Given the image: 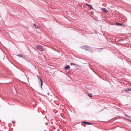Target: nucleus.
I'll use <instances>...</instances> for the list:
<instances>
[{"label":"nucleus","mask_w":131,"mask_h":131,"mask_svg":"<svg viewBox=\"0 0 131 131\" xmlns=\"http://www.w3.org/2000/svg\"><path fill=\"white\" fill-rule=\"evenodd\" d=\"M81 48L82 49H83L86 50H88L90 48V47L88 46H83L81 47Z\"/></svg>","instance_id":"f257e3e1"},{"label":"nucleus","mask_w":131,"mask_h":131,"mask_svg":"<svg viewBox=\"0 0 131 131\" xmlns=\"http://www.w3.org/2000/svg\"><path fill=\"white\" fill-rule=\"evenodd\" d=\"M37 48L40 51H43V49L42 46H39V45H37L36 46Z\"/></svg>","instance_id":"f03ea898"},{"label":"nucleus","mask_w":131,"mask_h":131,"mask_svg":"<svg viewBox=\"0 0 131 131\" xmlns=\"http://www.w3.org/2000/svg\"><path fill=\"white\" fill-rule=\"evenodd\" d=\"M37 76L39 79V81L40 80V82H41V88H42V81L41 79V78L39 77V76L38 75H37Z\"/></svg>","instance_id":"7ed1b4c3"},{"label":"nucleus","mask_w":131,"mask_h":131,"mask_svg":"<svg viewBox=\"0 0 131 131\" xmlns=\"http://www.w3.org/2000/svg\"><path fill=\"white\" fill-rule=\"evenodd\" d=\"M101 9L105 13H108V11L105 8H103Z\"/></svg>","instance_id":"20e7f679"},{"label":"nucleus","mask_w":131,"mask_h":131,"mask_svg":"<svg viewBox=\"0 0 131 131\" xmlns=\"http://www.w3.org/2000/svg\"><path fill=\"white\" fill-rule=\"evenodd\" d=\"M86 5L88 6L91 9H93V8L92 6L90 4H86Z\"/></svg>","instance_id":"39448f33"},{"label":"nucleus","mask_w":131,"mask_h":131,"mask_svg":"<svg viewBox=\"0 0 131 131\" xmlns=\"http://www.w3.org/2000/svg\"><path fill=\"white\" fill-rule=\"evenodd\" d=\"M65 69L66 70H69L70 69V68L69 66L67 65L66 67H65Z\"/></svg>","instance_id":"423d86ee"},{"label":"nucleus","mask_w":131,"mask_h":131,"mask_svg":"<svg viewBox=\"0 0 131 131\" xmlns=\"http://www.w3.org/2000/svg\"><path fill=\"white\" fill-rule=\"evenodd\" d=\"M82 122L83 123H85L87 125H91L92 124V123H91L86 122L85 121L83 122Z\"/></svg>","instance_id":"0eeeda50"},{"label":"nucleus","mask_w":131,"mask_h":131,"mask_svg":"<svg viewBox=\"0 0 131 131\" xmlns=\"http://www.w3.org/2000/svg\"><path fill=\"white\" fill-rule=\"evenodd\" d=\"M88 96L90 97H91L92 96V95L90 93H89L88 94Z\"/></svg>","instance_id":"6e6552de"},{"label":"nucleus","mask_w":131,"mask_h":131,"mask_svg":"<svg viewBox=\"0 0 131 131\" xmlns=\"http://www.w3.org/2000/svg\"><path fill=\"white\" fill-rule=\"evenodd\" d=\"M116 25H119V26H121L122 25V24L117 23H116Z\"/></svg>","instance_id":"1a4fd4ad"},{"label":"nucleus","mask_w":131,"mask_h":131,"mask_svg":"<svg viewBox=\"0 0 131 131\" xmlns=\"http://www.w3.org/2000/svg\"><path fill=\"white\" fill-rule=\"evenodd\" d=\"M131 91V88L127 89L125 91Z\"/></svg>","instance_id":"9d476101"},{"label":"nucleus","mask_w":131,"mask_h":131,"mask_svg":"<svg viewBox=\"0 0 131 131\" xmlns=\"http://www.w3.org/2000/svg\"><path fill=\"white\" fill-rule=\"evenodd\" d=\"M17 56L20 57H22L23 58V56L21 54H18L17 55Z\"/></svg>","instance_id":"9b49d317"},{"label":"nucleus","mask_w":131,"mask_h":131,"mask_svg":"<svg viewBox=\"0 0 131 131\" xmlns=\"http://www.w3.org/2000/svg\"><path fill=\"white\" fill-rule=\"evenodd\" d=\"M33 25L36 28H38V27L35 24H33Z\"/></svg>","instance_id":"f8f14e48"},{"label":"nucleus","mask_w":131,"mask_h":131,"mask_svg":"<svg viewBox=\"0 0 131 131\" xmlns=\"http://www.w3.org/2000/svg\"><path fill=\"white\" fill-rule=\"evenodd\" d=\"M127 120L128 121H129L131 122V120L130 119H127Z\"/></svg>","instance_id":"ddd939ff"},{"label":"nucleus","mask_w":131,"mask_h":131,"mask_svg":"<svg viewBox=\"0 0 131 131\" xmlns=\"http://www.w3.org/2000/svg\"><path fill=\"white\" fill-rule=\"evenodd\" d=\"M72 64H73V65H75V64L74 63H71V65H72Z\"/></svg>","instance_id":"4468645a"},{"label":"nucleus","mask_w":131,"mask_h":131,"mask_svg":"<svg viewBox=\"0 0 131 131\" xmlns=\"http://www.w3.org/2000/svg\"><path fill=\"white\" fill-rule=\"evenodd\" d=\"M46 125H47V123H46Z\"/></svg>","instance_id":"2eb2a0df"},{"label":"nucleus","mask_w":131,"mask_h":131,"mask_svg":"<svg viewBox=\"0 0 131 131\" xmlns=\"http://www.w3.org/2000/svg\"><path fill=\"white\" fill-rule=\"evenodd\" d=\"M13 122V121L12 122H13H13Z\"/></svg>","instance_id":"dca6fc26"}]
</instances>
